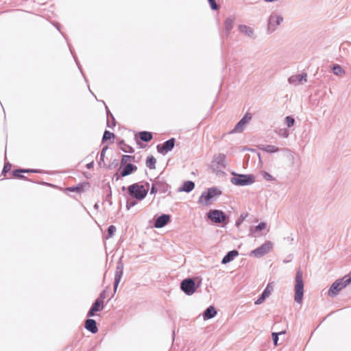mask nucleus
<instances>
[{"mask_svg":"<svg viewBox=\"0 0 351 351\" xmlns=\"http://www.w3.org/2000/svg\"><path fill=\"white\" fill-rule=\"evenodd\" d=\"M116 230H117V228L114 225H110L108 228V230H107L106 238L109 239V238L112 237L114 234Z\"/></svg>","mask_w":351,"mask_h":351,"instance_id":"nucleus-40","label":"nucleus"},{"mask_svg":"<svg viewBox=\"0 0 351 351\" xmlns=\"http://www.w3.org/2000/svg\"><path fill=\"white\" fill-rule=\"evenodd\" d=\"M145 186H147V189H149V182H145Z\"/></svg>","mask_w":351,"mask_h":351,"instance_id":"nucleus-59","label":"nucleus"},{"mask_svg":"<svg viewBox=\"0 0 351 351\" xmlns=\"http://www.w3.org/2000/svg\"><path fill=\"white\" fill-rule=\"evenodd\" d=\"M118 166H119V160L117 159H114L108 165V169H113L117 168Z\"/></svg>","mask_w":351,"mask_h":351,"instance_id":"nucleus-46","label":"nucleus"},{"mask_svg":"<svg viewBox=\"0 0 351 351\" xmlns=\"http://www.w3.org/2000/svg\"><path fill=\"white\" fill-rule=\"evenodd\" d=\"M259 149L269 154L275 153L279 151V148L271 145H261Z\"/></svg>","mask_w":351,"mask_h":351,"instance_id":"nucleus-31","label":"nucleus"},{"mask_svg":"<svg viewBox=\"0 0 351 351\" xmlns=\"http://www.w3.org/2000/svg\"><path fill=\"white\" fill-rule=\"evenodd\" d=\"M69 47H70V46L69 45ZM69 49H70V51H71V54H72V55H73V58L75 59V62H76V64H77V65L78 68H80V64H79L78 60H77V58H76V57H75V56L73 54V52L72 49H71V47H69Z\"/></svg>","mask_w":351,"mask_h":351,"instance_id":"nucleus-53","label":"nucleus"},{"mask_svg":"<svg viewBox=\"0 0 351 351\" xmlns=\"http://www.w3.org/2000/svg\"><path fill=\"white\" fill-rule=\"evenodd\" d=\"M285 123L288 128L293 126L295 123V119L291 116H287L285 117Z\"/></svg>","mask_w":351,"mask_h":351,"instance_id":"nucleus-41","label":"nucleus"},{"mask_svg":"<svg viewBox=\"0 0 351 351\" xmlns=\"http://www.w3.org/2000/svg\"><path fill=\"white\" fill-rule=\"evenodd\" d=\"M93 207L95 210H98L99 207L98 203H95Z\"/></svg>","mask_w":351,"mask_h":351,"instance_id":"nucleus-58","label":"nucleus"},{"mask_svg":"<svg viewBox=\"0 0 351 351\" xmlns=\"http://www.w3.org/2000/svg\"><path fill=\"white\" fill-rule=\"evenodd\" d=\"M234 22H235V17L233 16H230L226 19V20L224 21V25H225L226 38H228L230 36L231 31L234 27Z\"/></svg>","mask_w":351,"mask_h":351,"instance_id":"nucleus-16","label":"nucleus"},{"mask_svg":"<svg viewBox=\"0 0 351 351\" xmlns=\"http://www.w3.org/2000/svg\"><path fill=\"white\" fill-rule=\"evenodd\" d=\"M94 167V161H91L89 163L86 164V167L88 169H91Z\"/></svg>","mask_w":351,"mask_h":351,"instance_id":"nucleus-52","label":"nucleus"},{"mask_svg":"<svg viewBox=\"0 0 351 351\" xmlns=\"http://www.w3.org/2000/svg\"><path fill=\"white\" fill-rule=\"evenodd\" d=\"M208 2L213 10H218L219 9V6L216 3L215 0H208Z\"/></svg>","mask_w":351,"mask_h":351,"instance_id":"nucleus-43","label":"nucleus"},{"mask_svg":"<svg viewBox=\"0 0 351 351\" xmlns=\"http://www.w3.org/2000/svg\"><path fill=\"white\" fill-rule=\"evenodd\" d=\"M102 190L105 193V197H104V202H106L108 203L109 206L112 205V190L111 186L109 182H107L102 186Z\"/></svg>","mask_w":351,"mask_h":351,"instance_id":"nucleus-17","label":"nucleus"},{"mask_svg":"<svg viewBox=\"0 0 351 351\" xmlns=\"http://www.w3.org/2000/svg\"><path fill=\"white\" fill-rule=\"evenodd\" d=\"M123 273V263L122 261V257H121L117 263L116 270L114 274V292L117 291L119 284L121 280Z\"/></svg>","mask_w":351,"mask_h":351,"instance_id":"nucleus-11","label":"nucleus"},{"mask_svg":"<svg viewBox=\"0 0 351 351\" xmlns=\"http://www.w3.org/2000/svg\"><path fill=\"white\" fill-rule=\"evenodd\" d=\"M105 108L106 112V117H107V127L110 128H113L116 126L117 121L115 120L114 117L110 111L108 107L105 104Z\"/></svg>","mask_w":351,"mask_h":351,"instance_id":"nucleus-27","label":"nucleus"},{"mask_svg":"<svg viewBox=\"0 0 351 351\" xmlns=\"http://www.w3.org/2000/svg\"><path fill=\"white\" fill-rule=\"evenodd\" d=\"M351 283V275L344 276L341 278L336 280L330 287L328 295L330 297L336 296L339 292Z\"/></svg>","mask_w":351,"mask_h":351,"instance_id":"nucleus-4","label":"nucleus"},{"mask_svg":"<svg viewBox=\"0 0 351 351\" xmlns=\"http://www.w3.org/2000/svg\"><path fill=\"white\" fill-rule=\"evenodd\" d=\"M86 186L89 187V183L88 182H80L77 185L69 186L66 189V190L68 192H76L81 193L84 191Z\"/></svg>","mask_w":351,"mask_h":351,"instance_id":"nucleus-18","label":"nucleus"},{"mask_svg":"<svg viewBox=\"0 0 351 351\" xmlns=\"http://www.w3.org/2000/svg\"><path fill=\"white\" fill-rule=\"evenodd\" d=\"M108 149V145H105L103 147L101 152H100V157H99V160L98 162V164L100 167H102V164H103V167H105L106 166V164L104 162V158H105V154H106V152L107 151V149Z\"/></svg>","mask_w":351,"mask_h":351,"instance_id":"nucleus-36","label":"nucleus"},{"mask_svg":"<svg viewBox=\"0 0 351 351\" xmlns=\"http://www.w3.org/2000/svg\"><path fill=\"white\" fill-rule=\"evenodd\" d=\"M156 160L153 156H149L146 159V166L150 169H154L156 168Z\"/></svg>","mask_w":351,"mask_h":351,"instance_id":"nucleus-33","label":"nucleus"},{"mask_svg":"<svg viewBox=\"0 0 351 351\" xmlns=\"http://www.w3.org/2000/svg\"><path fill=\"white\" fill-rule=\"evenodd\" d=\"M139 138L145 143H148L153 138V134L151 132L141 131L138 132Z\"/></svg>","mask_w":351,"mask_h":351,"instance_id":"nucleus-30","label":"nucleus"},{"mask_svg":"<svg viewBox=\"0 0 351 351\" xmlns=\"http://www.w3.org/2000/svg\"><path fill=\"white\" fill-rule=\"evenodd\" d=\"M41 171L37 169H22V173H40Z\"/></svg>","mask_w":351,"mask_h":351,"instance_id":"nucleus-48","label":"nucleus"},{"mask_svg":"<svg viewBox=\"0 0 351 351\" xmlns=\"http://www.w3.org/2000/svg\"><path fill=\"white\" fill-rule=\"evenodd\" d=\"M106 298V290H103L99 297L97 298V300H99L100 302H103L104 303V300Z\"/></svg>","mask_w":351,"mask_h":351,"instance_id":"nucleus-50","label":"nucleus"},{"mask_svg":"<svg viewBox=\"0 0 351 351\" xmlns=\"http://www.w3.org/2000/svg\"><path fill=\"white\" fill-rule=\"evenodd\" d=\"M237 256H239V251L232 250L226 253L221 260V264L226 265L232 261Z\"/></svg>","mask_w":351,"mask_h":351,"instance_id":"nucleus-20","label":"nucleus"},{"mask_svg":"<svg viewBox=\"0 0 351 351\" xmlns=\"http://www.w3.org/2000/svg\"><path fill=\"white\" fill-rule=\"evenodd\" d=\"M91 308L95 311H101L104 309V306L103 302H100L99 300H95L93 303Z\"/></svg>","mask_w":351,"mask_h":351,"instance_id":"nucleus-37","label":"nucleus"},{"mask_svg":"<svg viewBox=\"0 0 351 351\" xmlns=\"http://www.w3.org/2000/svg\"><path fill=\"white\" fill-rule=\"evenodd\" d=\"M217 311L214 306H209L204 311L202 316L204 320L210 319L216 316Z\"/></svg>","mask_w":351,"mask_h":351,"instance_id":"nucleus-24","label":"nucleus"},{"mask_svg":"<svg viewBox=\"0 0 351 351\" xmlns=\"http://www.w3.org/2000/svg\"><path fill=\"white\" fill-rule=\"evenodd\" d=\"M139 201H137L136 199H134L130 201L129 199H127L126 202V209L130 210L132 207L134 206Z\"/></svg>","mask_w":351,"mask_h":351,"instance_id":"nucleus-44","label":"nucleus"},{"mask_svg":"<svg viewBox=\"0 0 351 351\" xmlns=\"http://www.w3.org/2000/svg\"><path fill=\"white\" fill-rule=\"evenodd\" d=\"M266 227L267 223L265 222H260L257 226L251 227L250 232L253 234L256 232L263 230L266 228Z\"/></svg>","mask_w":351,"mask_h":351,"instance_id":"nucleus-34","label":"nucleus"},{"mask_svg":"<svg viewBox=\"0 0 351 351\" xmlns=\"http://www.w3.org/2000/svg\"><path fill=\"white\" fill-rule=\"evenodd\" d=\"M303 273L300 269L296 271L295 283L294 286L295 298L296 303L300 304L304 296V282L302 279Z\"/></svg>","mask_w":351,"mask_h":351,"instance_id":"nucleus-7","label":"nucleus"},{"mask_svg":"<svg viewBox=\"0 0 351 351\" xmlns=\"http://www.w3.org/2000/svg\"><path fill=\"white\" fill-rule=\"evenodd\" d=\"M115 138V134L108 130H105L104 132V134H103V136H102V143H104L106 141H110V140H112L114 141ZM111 143H113V141H112Z\"/></svg>","mask_w":351,"mask_h":351,"instance_id":"nucleus-32","label":"nucleus"},{"mask_svg":"<svg viewBox=\"0 0 351 351\" xmlns=\"http://www.w3.org/2000/svg\"><path fill=\"white\" fill-rule=\"evenodd\" d=\"M226 159V156L224 154H219L214 156L213 162H215L218 167L226 169L227 166Z\"/></svg>","mask_w":351,"mask_h":351,"instance_id":"nucleus-25","label":"nucleus"},{"mask_svg":"<svg viewBox=\"0 0 351 351\" xmlns=\"http://www.w3.org/2000/svg\"><path fill=\"white\" fill-rule=\"evenodd\" d=\"M252 115L247 112L241 119L235 125L231 132H241L244 129L245 125L251 120Z\"/></svg>","mask_w":351,"mask_h":351,"instance_id":"nucleus-15","label":"nucleus"},{"mask_svg":"<svg viewBox=\"0 0 351 351\" xmlns=\"http://www.w3.org/2000/svg\"><path fill=\"white\" fill-rule=\"evenodd\" d=\"M263 177L267 181H273V180H275V178L270 173H269L267 171H263Z\"/></svg>","mask_w":351,"mask_h":351,"instance_id":"nucleus-47","label":"nucleus"},{"mask_svg":"<svg viewBox=\"0 0 351 351\" xmlns=\"http://www.w3.org/2000/svg\"><path fill=\"white\" fill-rule=\"evenodd\" d=\"M174 336H175V332L173 331V338L174 339Z\"/></svg>","mask_w":351,"mask_h":351,"instance_id":"nucleus-61","label":"nucleus"},{"mask_svg":"<svg viewBox=\"0 0 351 351\" xmlns=\"http://www.w3.org/2000/svg\"><path fill=\"white\" fill-rule=\"evenodd\" d=\"M332 71L335 75H342L345 74V71L339 64H337L332 65Z\"/></svg>","mask_w":351,"mask_h":351,"instance_id":"nucleus-35","label":"nucleus"},{"mask_svg":"<svg viewBox=\"0 0 351 351\" xmlns=\"http://www.w3.org/2000/svg\"><path fill=\"white\" fill-rule=\"evenodd\" d=\"M11 167H12L11 163H10L9 162H5L3 168L1 171V175H3V176H5L6 173L10 171Z\"/></svg>","mask_w":351,"mask_h":351,"instance_id":"nucleus-42","label":"nucleus"},{"mask_svg":"<svg viewBox=\"0 0 351 351\" xmlns=\"http://www.w3.org/2000/svg\"><path fill=\"white\" fill-rule=\"evenodd\" d=\"M55 26H56V29H57L59 32H60V27H61L60 24V23H56Z\"/></svg>","mask_w":351,"mask_h":351,"instance_id":"nucleus-56","label":"nucleus"},{"mask_svg":"<svg viewBox=\"0 0 351 351\" xmlns=\"http://www.w3.org/2000/svg\"><path fill=\"white\" fill-rule=\"evenodd\" d=\"M280 135L285 138H287L289 136V132L287 130H285Z\"/></svg>","mask_w":351,"mask_h":351,"instance_id":"nucleus-55","label":"nucleus"},{"mask_svg":"<svg viewBox=\"0 0 351 351\" xmlns=\"http://www.w3.org/2000/svg\"><path fill=\"white\" fill-rule=\"evenodd\" d=\"M288 81L289 84H294L298 82L299 84H303L307 81V75L305 73L298 75H291L289 77Z\"/></svg>","mask_w":351,"mask_h":351,"instance_id":"nucleus-19","label":"nucleus"},{"mask_svg":"<svg viewBox=\"0 0 351 351\" xmlns=\"http://www.w3.org/2000/svg\"><path fill=\"white\" fill-rule=\"evenodd\" d=\"M248 216L247 213H242L239 216V217L237 219L235 226L237 228H239L241 225L243 223V221L246 219V217Z\"/></svg>","mask_w":351,"mask_h":351,"instance_id":"nucleus-39","label":"nucleus"},{"mask_svg":"<svg viewBox=\"0 0 351 351\" xmlns=\"http://www.w3.org/2000/svg\"><path fill=\"white\" fill-rule=\"evenodd\" d=\"M195 188V183L191 180H187L184 182L182 186L178 189L179 191L186 192L187 193L191 192Z\"/></svg>","mask_w":351,"mask_h":351,"instance_id":"nucleus-28","label":"nucleus"},{"mask_svg":"<svg viewBox=\"0 0 351 351\" xmlns=\"http://www.w3.org/2000/svg\"><path fill=\"white\" fill-rule=\"evenodd\" d=\"M283 21V17L276 12H272L267 19V32H274L276 27Z\"/></svg>","mask_w":351,"mask_h":351,"instance_id":"nucleus-8","label":"nucleus"},{"mask_svg":"<svg viewBox=\"0 0 351 351\" xmlns=\"http://www.w3.org/2000/svg\"><path fill=\"white\" fill-rule=\"evenodd\" d=\"M176 139L175 138H170L163 143L158 144L156 147L157 152L162 155H165L169 152H171L175 146Z\"/></svg>","mask_w":351,"mask_h":351,"instance_id":"nucleus-10","label":"nucleus"},{"mask_svg":"<svg viewBox=\"0 0 351 351\" xmlns=\"http://www.w3.org/2000/svg\"><path fill=\"white\" fill-rule=\"evenodd\" d=\"M277 333H279V336L281 335H284L286 333V330H283L280 332H277Z\"/></svg>","mask_w":351,"mask_h":351,"instance_id":"nucleus-57","label":"nucleus"},{"mask_svg":"<svg viewBox=\"0 0 351 351\" xmlns=\"http://www.w3.org/2000/svg\"><path fill=\"white\" fill-rule=\"evenodd\" d=\"M273 247V243L270 241H266L258 247L254 249L251 252V255H254L255 257L261 258L264 255L269 252Z\"/></svg>","mask_w":351,"mask_h":351,"instance_id":"nucleus-9","label":"nucleus"},{"mask_svg":"<svg viewBox=\"0 0 351 351\" xmlns=\"http://www.w3.org/2000/svg\"><path fill=\"white\" fill-rule=\"evenodd\" d=\"M233 177L230 178V182L235 186H249L256 181V178L253 174H241L236 172L232 173Z\"/></svg>","mask_w":351,"mask_h":351,"instance_id":"nucleus-5","label":"nucleus"},{"mask_svg":"<svg viewBox=\"0 0 351 351\" xmlns=\"http://www.w3.org/2000/svg\"><path fill=\"white\" fill-rule=\"evenodd\" d=\"M97 311H95V310H93L91 307L90 308L89 311H88L87 313V317H93L95 315V313Z\"/></svg>","mask_w":351,"mask_h":351,"instance_id":"nucleus-51","label":"nucleus"},{"mask_svg":"<svg viewBox=\"0 0 351 351\" xmlns=\"http://www.w3.org/2000/svg\"><path fill=\"white\" fill-rule=\"evenodd\" d=\"M12 176L13 177H15V178H17L19 179H21V180H27V181H29V182H32V180L29 179L27 177H26L25 176L23 175L22 174V169H14L12 171ZM33 182L34 183H37V184H41L43 185H48L49 184L45 182H34L33 181Z\"/></svg>","mask_w":351,"mask_h":351,"instance_id":"nucleus-21","label":"nucleus"},{"mask_svg":"<svg viewBox=\"0 0 351 351\" xmlns=\"http://www.w3.org/2000/svg\"><path fill=\"white\" fill-rule=\"evenodd\" d=\"M121 173L119 172V173H114V176H113V178H115L116 181H117V180H119L120 179V178H121Z\"/></svg>","mask_w":351,"mask_h":351,"instance_id":"nucleus-54","label":"nucleus"},{"mask_svg":"<svg viewBox=\"0 0 351 351\" xmlns=\"http://www.w3.org/2000/svg\"><path fill=\"white\" fill-rule=\"evenodd\" d=\"M118 145L121 151L125 153L132 154L134 152V149L132 146L127 145L123 139L118 142Z\"/></svg>","mask_w":351,"mask_h":351,"instance_id":"nucleus-29","label":"nucleus"},{"mask_svg":"<svg viewBox=\"0 0 351 351\" xmlns=\"http://www.w3.org/2000/svg\"><path fill=\"white\" fill-rule=\"evenodd\" d=\"M271 337L274 342V346H278V342L279 340V333H277V332H271Z\"/></svg>","mask_w":351,"mask_h":351,"instance_id":"nucleus-45","label":"nucleus"},{"mask_svg":"<svg viewBox=\"0 0 351 351\" xmlns=\"http://www.w3.org/2000/svg\"><path fill=\"white\" fill-rule=\"evenodd\" d=\"M222 194V191L217 186H212L202 192L197 202L204 206H208L210 201L215 200Z\"/></svg>","mask_w":351,"mask_h":351,"instance_id":"nucleus-3","label":"nucleus"},{"mask_svg":"<svg viewBox=\"0 0 351 351\" xmlns=\"http://www.w3.org/2000/svg\"><path fill=\"white\" fill-rule=\"evenodd\" d=\"M128 162H135V156L131 155H122L121 156V166L125 163H129Z\"/></svg>","mask_w":351,"mask_h":351,"instance_id":"nucleus-38","label":"nucleus"},{"mask_svg":"<svg viewBox=\"0 0 351 351\" xmlns=\"http://www.w3.org/2000/svg\"><path fill=\"white\" fill-rule=\"evenodd\" d=\"M207 215L208 219L212 222L217 224H221V226L223 228L225 227L230 221V217L221 210H210Z\"/></svg>","mask_w":351,"mask_h":351,"instance_id":"nucleus-6","label":"nucleus"},{"mask_svg":"<svg viewBox=\"0 0 351 351\" xmlns=\"http://www.w3.org/2000/svg\"><path fill=\"white\" fill-rule=\"evenodd\" d=\"M135 138H136V136L135 137ZM136 143L138 144L139 143L137 139H136Z\"/></svg>","mask_w":351,"mask_h":351,"instance_id":"nucleus-60","label":"nucleus"},{"mask_svg":"<svg viewBox=\"0 0 351 351\" xmlns=\"http://www.w3.org/2000/svg\"><path fill=\"white\" fill-rule=\"evenodd\" d=\"M238 29L241 34H245L251 38H255L254 31L252 27L246 25H239Z\"/></svg>","mask_w":351,"mask_h":351,"instance_id":"nucleus-22","label":"nucleus"},{"mask_svg":"<svg viewBox=\"0 0 351 351\" xmlns=\"http://www.w3.org/2000/svg\"><path fill=\"white\" fill-rule=\"evenodd\" d=\"M202 278L196 277L195 278H186L180 282V289L187 295L193 294L197 289L201 285Z\"/></svg>","mask_w":351,"mask_h":351,"instance_id":"nucleus-2","label":"nucleus"},{"mask_svg":"<svg viewBox=\"0 0 351 351\" xmlns=\"http://www.w3.org/2000/svg\"><path fill=\"white\" fill-rule=\"evenodd\" d=\"M158 191H159L158 189L157 186L156 185L154 181L153 180L152 187L150 189V194L151 195L156 194Z\"/></svg>","mask_w":351,"mask_h":351,"instance_id":"nucleus-49","label":"nucleus"},{"mask_svg":"<svg viewBox=\"0 0 351 351\" xmlns=\"http://www.w3.org/2000/svg\"><path fill=\"white\" fill-rule=\"evenodd\" d=\"M127 189V193L128 195L134 199H136L137 201H142L143 200L148 193V189H146L143 185L140 184L139 183H134L130 186H128L127 188L124 186L121 187V190L123 191H125Z\"/></svg>","mask_w":351,"mask_h":351,"instance_id":"nucleus-1","label":"nucleus"},{"mask_svg":"<svg viewBox=\"0 0 351 351\" xmlns=\"http://www.w3.org/2000/svg\"><path fill=\"white\" fill-rule=\"evenodd\" d=\"M269 284L267 285L266 288L263 290V291L258 295V299L255 301L254 304L256 305L262 304L267 298H268L271 293V290L269 289Z\"/></svg>","mask_w":351,"mask_h":351,"instance_id":"nucleus-26","label":"nucleus"},{"mask_svg":"<svg viewBox=\"0 0 351 351\" xmlns=\"http://www.w3.org/2000/svg\"><path fill=\"white\" fill-rule=\"evenodd\" d=\"M156 185L157 186L159 192L165 193L169 191L170 186L167 183L166 180L160 175L154 180Z\"/></svg>","mask_w":351,"mask_h":351,"instance_id":"nucleus-14","label":"nucleus"},{"mask_svg":"<svg viewBox=\"0 0 351 351\" xmlns=\"http://www.w3.org/2000/svg\"><path fill=\"white\" fill-rule=\"evenodd\" d=\"M137 166L131 162L125 163L122 166L121 162H120L119 171L121 173V177H125L135 172L137 170Z\"/></svg>","mask_w":351,"mask_h":351,"instance_id":"nucleus-12","label":"nucleus"},{"mask_svg":"<svg viewBox=\"0 0 351 351\" xmlns=\"http://www.w3.org/2000/svg\"><path fill=\"white\" fill-rule=\"evenodd\" d=\"M85 328L93 334L98 332L97 322L93 319H87L85 322Z\"/></svg>","mask_w":351,"mask_h":351,"instance_id":"nucleus-23","label":"nucleus"},{"mask_svg":"<svg viewBox=\"0 0 351 351\" xmlns=\"http://www.w3.org/2000/svg\"><path fill=\"white\" fill-rule=\"evenodd\" d=\"M171 221V215L169 214H162L154 221V226L156 228H162L167 226Z\"/></svg>","mask_w":351,"mask_h":351,"instance_id":"nucleus-13","label":"nucleus"}]
</instances>
